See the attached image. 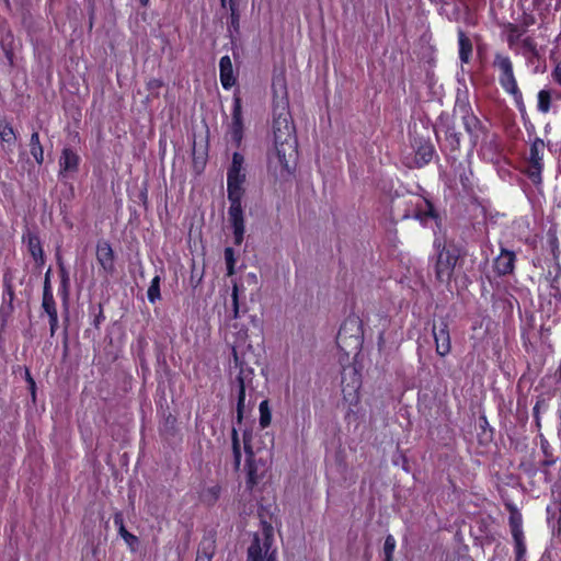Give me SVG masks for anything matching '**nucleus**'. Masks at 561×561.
Here are the masks:
<instances>
[{
  "instance_id": "1",
  "label": "nucleus",
  "mask_w": 561,
  "mask_h": 561,
  "mask_svg": "<svg viewBox=\"0 0 561 561\" xmlns=\"http://www.w3.org/2000/svg\"><path fill=\"white\" fill-rule=\"evenodd\" d=\"M272 133L274 147L267 152V169L276 179L293 176L298 159L296 127L289 104H272Z\"/></svg>"
},
{
  "instance_id": "2",
  "label": "nucleus",
  "mask_w": 561,
  "mask_h": 561,
  "mask_svg": "<svg viewBox=\"0 0 561 561\" xmlns=\"http://www.w3.org/2000/svg\"><path fill=\"white\" fill-rule=\"evenodd\" d=\"M244 182L245 172L227 173V196L230 202L228 216L233 229L234 245H241L244 236V216L242 208Z\"/></svg>"
},
{
  "instance_id": "3",
  "label": "nucleus",
  "mask_w": 561,
  "mask_h": 561,
  "mask_svg": "<svg viewBox=\"0 0 561 561\" xmlns=\"http://www.w3.org/2000/svg\"><path fill=\"white\" fill-rule=\"evenodd\" d=\"M403 205L405 208L401 215L402 219L413 218L424 227H427L428 222H434L435 227L439 226V215L430 199L412 195L403 201Z\"/></svg>"
},
{
  "instance_id": "4",
  "label": "nucleus",
  "mask_w": 561,
  "mask_h": 561,
  "mask_svg": "<svg viewBox=\"0 0 561 561\" xmlns=\"http://www.w3.org/2000/svg\"><path fill=\"white\" fill-rule=\"evenodd\" d=\"M492 66L497 70L499 83L507 94L515 95L522 92L514 73L513 61L507 54L496 51Z\"/></svg>"
},
{
  "instance_id": "5",
  "label": "nucleus",
  "mask_w": 561,
  "mask_h": 561,
  "mask_svg": "<svg viewBox=\"0 0 561 561\" xmlns=\"http://www.w3.org/2000/svg\"><path fill=\"white\" fill-rule=\"evenodd\" d=\"M545 148L546 144L540 137L536 136L530 140L529 154L527 158L528 165L524 170V174L535 185H540L542 183Z\"/></svg>"
},
{
  "instance_id": "6",
  "label": "nucleus",
  "mask_w": 561,
  "mask_h": 561,
  "mask_svg": "<svg viewBox=\"0 0 561 561\" xmlns=\"http://www.w3.org/2000/svg\"><path fill=\"white\" fill-rule=\"evenodd\" d=\"M339 347L345 353L358 351L362 346V330L357 318H348L341 325L336 335Z\"/></svg>"
},
{
  "instance_id": "7",
  "label": "nucleus",
  "mask_w": 561,
  "mask_h": 561,
  "mask_svg": "<svg viewBox=\"0 0 561 561\" xmlns=\"http://www.w3.org/2000/svg\"><path fill=\"white\" fill-rule=\"evenodd\" d=\"M440 130L444 133V139L439 144L440 151L446 161L457 160L461 148V133L456 129L454 122L449 121L442 124Z\"/></svg>"
},
{
  "instance_id": "8",
  "label": "nucleus",
  "mask_w": 561,
  "mask_h": 561,
  "mask_svg": "<svg viewBox=\"0 0 561 561\" xmlns=\"http://www.w3.org/2000/svg\"><path fill=\"white\" fill-rule=\"evenodd\" d=\"M254 371L253 369H240V373L237 377V422L239 424L242 423L243 414L247 408L250 405V402H245L247 391L253 390L252 378Z\"/></svg>"
},
{
  "instance_id": "9",
  "label": "nucleus",
  "mask_w": 561,
  "mask_h": 561,
  "mask_svg": "<svg viewBox=\"0 0 561 561\" xmlns=\"http://www.w3.org/2000/svg\"><path fill=\"white\" fill-rule=\"evenodd\" d=\"M459 257L458 248H442L436 261V278L440 283H446L450 279L457 260Z\"/></svg>"
},
{
  "instance_id": "10",
  "label": "nucleus",
  "mask_w": 561,
  "mask_h": 561,
  "mask_svg": "<svg viewBox=\"0 0 561 561\" xmlns=\"http://www.w3.org/2000/svg\"><path fill=\"white\" fill-rule=\"evenodd\" d=\"M233 105L231 113V124L229 126V134L231 140L236 144L237 147L241 145L243 139V117H242V99L240 96V90H236L233 93Z\"/></svg>"
},
{
  "instance_id": "11",
  "label": "nucleus",
  "mask_w": 561,
  "mask_h": 561,
  "mask_svg": "<svg viewBox=\"0 0 561 561\" xmlns=\"http://www.w3.org/2000/svg\"><path fill=\"white\" fill-rule=\"evenodd\" d=\"M80 163L81 158L78 152L70 147H64L58 160V178L62 180L76 174L79 171Z\"/></svg>"
},
{
  "instance_id": "12",
  "label": "nucleus",
  "mask_w": 561,
  "mask_h": 561,
  "mask_svg": "<svg viewBox=\"0 0 561 561\" xmlns=\"http://www.w3.org/2000/svg\"><path fill=\"white\" fill-rule=\"evenodd\" d=\"M447 162L449 163L455 176L458 178L462 188L465 191L471 190L473 186V183H472L473 172L470 167V161H468V160L459 161V159L457 158V160H450Z\"/></svg>"
},
{
  "instance_id": "13",
  "label": "nucleus",
  "mask_w": 561,
  "mask_h": 561,
  "mask_svg": "<svg viewBox=\"0 0 561 561\" xmlns=\"http://www.w3.org/2000/svg\"><path fill=\"white\" fill-rule=\"evenodd\" d=\"M433 336L436 344V353L439 356H446L451 347L448 324L445 321H440L439 324H434Z\"/></svg>"
},
{
  "instance_id": "14",
  "label": "nucleus",
  "mask_w": 561,
  "mask_h": 561,
  "mask_svg": "<svg viewBox=\"0 0 561 561\" xmlns=\"http://www.w3.org/2000/svg\"><path fill=\"white\" fill-rule=\"evenodd\" d=\"M243 443L244 450L247 453V484L249 488H253L257 483L262 472H260L259 465L254 459V454L252 451L250 439L247 433L243 435Z\"/></svg>"
},
{
  "instance_id": "15",
  "label": "nucleus",
  "mask_w": 561,
  "mask_h": 561,
  "mask_svg": "<svg viewBox=\"0 0 561 561\" xmlns=\"http://www.w3.org/2000/svg\"><path fill=\"white\" fill-rule=\"evenodd\" d=\"M272 104H280L283 101L285 104H289L288 92H287V80L285 71L282 70L278 73H274L272 78Z\"/></svg>"
},
{
  "instance_id": "16",
  "label": "nucleus",
  "mask_w": 561,
  "mask_h": 561,
  "mask_svg": "<svg viewBox=\"0 0 561 561\" xmlns=\"http://www.w3.org/2000/svg\"><path fill=\"white\" fill-rule=\"evenodd\" d=\"M435 153V147L430 139L420 138L415 141V163L419 168L428 164Z\"/></svg>"
},
{
  "instance_id": "17",
  "label": "nucleus",
  "mask_w": 561,
  "mask_h": 561,
  "mask_svg": "<svg viewBox=\"0 0 561 561\" xmlns=\"http://www.w3.org/2000/svg\"><path fill=\"white\" fill-rule=\"evenodd\" d=\"M271 558H275V551L270 550V546L265 542L262 547L260 538L254 537L250 547L248 548V561H267Z\"/></svg>"
},
{
  "instance_id": "18",
  "label": "nucleus",
  "mask_w": 561,
  "mask_h": 561,
  "mask_svg": "<svg viewBox=\"0 0 561 561\" xmlns=\"http://www.w3.org/2000/svg\"><path fill=\"white\" fill-rule=\"evenodd\" d=\"M219 77L225 90L231 89L237 83L232 61L228 55L222 56L219 60Z\"/></svg>"
},
{
  "instance_id": "19",
  "label": "nucleus",
  "mask_w": 561,
  "mask_h": 561,
  "mask_svg": "<svg viewBox=\"0 0 561 561\" xmlns=\"http://www.w3.org/2000/svg\"><path fill=\"white\" fill-rule=\"evenodd\" d=\"M457 39L459 60L461 64H469L473 54V44L461 27H458L457 30Z\"/></svg>"
},
{
  "instance_id": "20",
  "label": "nucleus",
  "mask_w": 561,
  "mask_h": 561,
  "mask_svg": "<svg viewBox=\"0 0 561 561\" xmlns=\"http://www.w3.org/2000/svg\"><path fill=\"white\" fill-rule=\"evenodd\" d=\"M514 261L515 253L506 248H501L500 254L496 256L494 262L496 272L501 275L511 273L514 268Z\"/></svg>"
},
{
  "instance_id": "21",
  "label": "nucleus",
  "mask_w": 561,
  "mask_h": 561,
  "mask_svg": "<svg viewBox=\"0 0 561 561\" xmlns=\"http://www.w3.org/2000/svg\"><path fill=\"white\" fill-rule=\"evenodd\" d=\"M523 56L527 64H534L539 60L541 55L536 39L531 36H526L522 39Z\"/></svg>"
},
{
  "instance_id": "22",
  "label": "nucleus",
  "mask_w": 561,
  "mask_h": 561,
  "mask_svg": "<svg viewBox=\"0 0 561 561\" xmlns=\"http://www.w3.org/2000/svg\"><path fill=\"white\" fill-rule=\"evenodd\" d=\"M527 31L525 27L519 26L518 24L508 22L505 25V33H506V42L511 49H513L517 43H522V37Z\"/></svg>"
},
{
  "instance_id": "23",
  "label": "nucleus",
  "mask_w": 561,
  "mask_h": 561,
  "mask_svg": "<svg viewBox=\"0 0 561 561\" xmlns=\"http://www.w3.org/2000/svg\"><path fill=\"white\" fill-rule=\"evenodd\" d=\"M30 153L34 158L35 162L38 165H42L44 163V148L39 139V134L37 130H34L31 134L30 138Z\"/></svg>"
},
{
  "instance_id": "24",
  "label": "nucleus",
  "mask_w": 561,
  "mask_h": 561,
  "mask_svg": "<svg viewBox=\"0 0 561 561\" xmlns=\"http://www.w3.org/2000/svg\"><path fill=\"white\" fill-rule=\"evenodd\" d=\"M96 257L101 266L106 272L114 271V253L113 248H96Z\"/></svg>"
},
{
  "instance_id": "25",
  "label": "nucleus",
  "mask_w": 561,
  "mask_h": 561,
  "mask_svg": "<svg viewBox=\"0 0 561 561\" xmlns=\"http://www.w3.org/2000/svg\"><path fill=\"white\" fill-rule=\"evenodd\" d=\"M114 525L118 528L121 537L125 540V542L128 546L133 547L135 543L138 542V538L135 535L127 531V529L125 528L124 517L121 512L114 514Z\"/></svg>"
},
{
  "instance_id": "26",
  "label": "nucleus",
  "mask_w": 561,
  "mask_h": 561,
  "mask_svg": "<svg viewBox=\"0 0 561 561\" xmlns=\"http://www.w3.org/2000/svg\"><path fill=\"white\" fill-rule=\"evenodd\" d=\"M552 106V91L550 89H541L537 93V111L542 114L550 112Z\"/></svg>"
},
{
  "instance_id": "27",
  "label": "nucleus",
  "mask_w": 561,
  "mask_h": 561,
  "mask_svg": "<svg viewBox=\"0 0 561 561\" xmlns=\"http://www.w3.org/2000/svg\"><path fill=\"white\" fill-rule=\"evenodd\" d=\"M454 111L456 113H459L461 118L470 116V115L473 114L472 107H471V104H470V101H469V98H468L467 93H463L461 95L460 94L457 95Z\"/></svg>"
},
{
  "instance_id": "28",
  "label": "nucleus",
  "mask_w": 561,
  "mask_h": 561,
  "mask_svg": "<svg viewBox=\"0 0 561 561\" xmlns=\"http://www.w3.org/2000/svg\"><path fill=\"white\" fill-rule=\"evenodd\" d=\"M462 125L471 137H478V133L482 129V123L474 113L470 116L462 117Z\"/></svg>"
},
{
  "instance_id": "29",
  "label": "nucleus",
  "mask_w": 561,
  "mask_h": 561,
  "mask_svg": "<svg viewBox=\"0 0 561 561\" xmlns=\"http://www.w3.org/2000/svg\"><path fill=\"white\" fill-rule=\"evenodd\" d=\"M0 139L2 142L8 145H14L16 141V135L13 126L4 119L0 121Z\"/></svg>"
},
{
  "instance_id": "30",
  "label": "nucleus",
  "mask_w": 561,
  "mask_h": 561,
  "mask_svg": "<svg viewBox=\"0 0 561 561\" xmlns=\"http://www.w3.org/2000/svg\"><path fill=\"white\" fill-rule=\"evenodd\" d=\"M243 293V287L240 286L236 280L232 282V318L238 319L240 317L239 297Z\"/></svg>"
},
{
  "instance_id": "31",
  "label": "nucleus",
  "mask_w": 561,
  "mask_h": 561,
  "mask_svg": "<svg viewBox=\"0 0 561 561\" xmlns=\"http://www.w3.org/2000/svg\"><path fill=\"white\" fill-rule=\"evenodd\" d=\"M213 553H214V541L204 540L201 543L199 549L197 551L196 561H211Z\"/></svg>"
},
{
  "instance_id": "32",
  "label": "nucleus",
  "mask_w": 561,
  "mask_h": 561,
  "mask_svg": "<svg viewBox=\"0 0 561 561\" xmlns=\"http://www.w3.org/2000/svg\"><path fill=\"white\" fill-rule=\"evenodd\" d=\"M260 410V425L264 428L271 424L272 414L268 407V401L263 400L259 407Z\"/></svg>"
},
{
  "instance_id": "33",
  "label": "nucleus",
  "mask_w": 561,
  "mask_h": 561,
  "mask_svg": "<svg viewBox=\"0 0 561 561\" xmlns=\"http://www.w3.org/2000/svg\"><path fill=\"white\" fill-rule=\"evenodd\" d=\"M232 453H233V462L236 470H239L241 465V449L239 443V436L236 428L232 430Z\"/></svg>"
},
{
  "instance_id": "34",
  "label": "nucleus",
  "mask_w": 561,
  "mask_h": 561,
  "mask_svg": "<svg viewBox=\"0 0 561 561\" xmlns=\"http://www.w3.org/2000/svg\"><path fill=\"white\" fill-rule=\"evenodd\" d=\"M148 300L151 304H154L157 300L160 299V277L154 276L150 283V286L147 291Z\"/></svg>"
},
{
  "instance_id": "35",
  "label": "nucleus",
  "mask_w": 561,
  "mask_h": 561,
  "mask_svg": "<svg viewBox=\"0 0 561 561\" xmlns=\"http://www.w3.org/2000/svg\"><path fill=\"white\" fill-rule=\"evenodd\" d=\"M164 85L163 80L158 78H151L146 83V89L149 91L148 99L159 98V90Z\"/></svg>"
},
{
  "instance_id": "36",
  "label": "nucleus",
  "mask_w": 561,
  "mask_h": 561,
  "mask_svg": "<svg viewBox=\"0 0 561 561\" xmlns=\"http://www.w3.org/2000/svg\"><path fill=\"white\" fill-rule=\"evenodd\" d=\"M513 99H514V102H515V105L520 114V118H522V122H523V125L526 124V122H531L529 116H528V113H527V110H526V105H525V102H524V96H523V93L519 92L518 94H515V95H512Z\"/></svg>"
},
{
  "instance_id": "37",
  "label": "nucleus",
  "mask_w": 561,
  "mask_h": 561,
  "mask_svg": "<svg viewBox=\"0 0 561 561\" xmlns=\"http://www.w3.org/2000/svg\"><path fill=\"white\" fill-rule=\"evenodd\" d=\"M225 261L227 266V275L232 276L236 273L234 265L237 261L234 248H226Z\"/></svg>"
},
{
  "instance_id": "38",
  "label": "nucleus",
  "mask_w": 561,
  "mask_h": 561,
  "mask_svg": "<svg viewBox=\"0 0 561 561\" xmlns=\"http://www.w3.org/2000/svg\"><path fill=\"white\" fill-rule=\"evenodd\" d=\"M243 163H244L243 154H241L240 152H234L232 154V161H231V164H230L227 173L244 172Z\"/></svg>"
},
{
  "instance_id": "39",
  "label": "nucleus",
  "mask_w": 561,
  "mask_h": 561,
  "mask_svg": "<svg viewBox=\"0 0 561 561\" xmlns=\"http://www.w3.org/2000/svg\"><path fill=\"white\" fill-rule=\"evenodd\" d=\"M510 525H511V530H512L513 538L523 537L522 518H520L519 515L513 514L510 517Z\"/></svg>"
},
{
  "instance_id": "40",
  "label": "nucleus",
  "mask_w": 561,
  "mask_h": 561,
  "mask_svg": "<svg viewBox=\"0 0 561 561\" xmlns=\"http://www.w3.org/2000/svg\"><path fill=\"white\" fill-rule=\"evenodd\" d=\"M42 308L47 313L48 317L54 313H57L54 296H49L47 294L43 295Z\"/></svg>"
},
{
  "instance_id": "41",
  "label": "nucleus",
  "mask_w": 561,
  "mask_h": 561,
  "mask_svg": "<svg viewBox=\"0 0 561 561\" xmlns=\"http://www.w3.org/2000/svg\"><path fill=\"white\" fill-rule=\"evenodd\" d=\"M230 31L239 33L240 30V10L230 11V20L228 25Z\"/></svg>"
},
{
  "instance_id": "42",
  "label": "nucleus",
  "mask_w": 561,
  "mask_h": 561,
  "mask_svg": "<svg viewBox=\"0 0 561 561\" xmlns=\"http://www.w3.org/2000/svg\"><path fill=\"white\" fill-rule=\"evenodd\" d=\"M394 548H396L394 538L391 535L387 536L385 543H383V551H385L387 561H390L391 556L394 551Z\"/></svg>"
},
{
  "instance_id": "43",
  "label": "nucleus",
  "mask_w": 561,
  "mask_h": 561,
  "mask_svg": "<svg viewBox=\"0 0 561 561\" xmlns=\"http://www.w3.org/2000/svg\"><path fill=\"white\" fill-rule=\"evenodd\" d=\"M551 78L556 84L561 87V61H558L551 71ZM557 99L561 100V92L557 94Z\"/></svg>"
},
{
  "instance_id": "44",
  "label": "nucleus",
  "mask_w": 561,
  "mask_h": 561,
  "mask_svg": "<svg viewBox=\"0 0 561 561\" xmlns=\"http://www.w3.org/2000/svg\"><path fill=\"white\" fill-rule=\"evenodd\" d=\"M536 23V19L533 14L524 12L522 15L520 24L522 27H525L527 31L528 27L533 26Z\"/></svg>"
},
{
  "instance_id": "45",
  "label": "nucleus",
  "mask_w": 561,
  "mask_h": 561,
  "mask_svg": "<svg viewBox=\"0 0 561 561\" xmlns=\"http://www.w3.org/2000/svg\"><path fill=\"white\" fill-rule=\"evenodd\" d=\"M515 540V543H516V554H517V559H520L525 551H526V547L523 542V537H519V538H514Z\"/></svg>"
},
{
  "instance_id": "46",
  "label": "nucleus",
  "mask_w": 561,
  "mask_h": 561,
  "mask_svg": "<svg viewBox=\"0 0 561 561\" xmlns=\"http://www.w3.org/2000/svg\"><path fill=\"white\" fill-rule=\"evenodd\" d=\"M222 8L229 9V11L239 10V0H220Z\"/></svg>"
},
{
  "instance_id": "47",
  "label": "nucleus",
  "mask_w": 561,
  "mask_h": 561,
  "mask_svg": "<svg viewBox=\"0 0 561 561\" xmlns=\"http://www.w3.org/2000/svg\"><path fill=\"white\" fill-rule=\"evenodd\" d=\"M49 318V327H50V335L54 336L57 328H58V313H54L48 317Z\"/></svg>"
},
{
  "instance_id": "48",
  "label": "nucleus",
  "mask_w": 561,
  "mask_h": 561,
  "mask_svg": "<svg viewBox=\"0 0 561 561\" xmlns=\"http://www.w3.org/2000/svg\"><path fill=\"white\" fill-rule=\"evenodd\" d=\"M524 128L529 137V141L536 137V127L534 125L533 122H526V124H524Z\"/></svg>"
},
{
  "instance_id": "49",
  "label": "nucleus",
  "mask_w": 561,
  "mask_h": 561,
  "mask_svg": "<svg viewBox=\"0 0 561 561\" xmlns=\"http://www.w3.org/2000/svg\"><path fill=\"white\" fill-rule=\"evenodd\" d=\"M46 294L49 295V296H54L48 275H46V277H45L44 290H43V295H46Z\"/></svg>"
},
{
  "instance_id": "50",
  "label": "nucleus",
  "mask_w": 561,
  "mask_h": 561,
  "mask_svg": "<svg viewBox=\"0 0 561 561\" xmlns=\"http://www.w3.org/2000/svg\"><path fill=\"white\" fill-rule=\"evenodd\" d=\"M535 10H540L545 5V0H531Z\"/></svg>"
},
{
  "instance_id": "51",
  "label": "nucleus",
  "mask_w": 561,
  "mask_h": 561,
  "mask_svg": "<svg viewBox=\"0 0 561 561\" xmlns=\"http://www.w3.org/2000/svg\"><path fill=\"white\" fill-rule=\"evenodd\" d=\"M43 253V248H32V254L34 257H36L37 255H42Z\"/></svg>"
},
{
  "instance_id": "52",
  "label": "nucleus",
  "mask_w": 561,
  "mask_h": 561,
  "mask_svg": "<svg viewBox=\"0 0 561 561\" xmlns=\"http://www.w3.org/2000/svg\"><path fill=\"white\" fill-rule=\"evenodd\" d=\"M138 1H139L140 5L142 8H147L149 5V2H150V0H138Z\"/></svg>"
},
{
  "instance_id": "53",
  "label": "nucleus",
  "mask_w": 561,
  "mask_h": 561,
  "mask_svg": "<svg viewBox=\"0 0 561 561\" xmlns=\"http://www.w3.org/2000/svg\"><path fill=\"white\" fill-rule=\"evenodd\" d=\"M140 196L146 202L147 201V190L142 191Z\"/></svg>"
},
{
  "instance_id": "54",
  "label": "nucleus",
  "mask_w": 561,
  "mask_h": 561,
  "mask_svg": "<svg viewBox=\"0 0 561 561\" xmlns=\"http://www.w3.org/2000/svg\"><path fill=\"white\" fill-rule=\"evenodd\" d=\"M250 279H252L254 283H256V275L255 274H249Z\"/></svg>"
},
{
  "instance_id": "55",
  "label": "nucleus",
  "mask_w": 561,
  "mask_h": 561,
  "mask_svg": "<svg viewBox=\"0 0 561 561\" xmlns=\"http://www.w3.org/2000/svg\"><path fill=\"white\" fill-rule=\"evenodd\" d=\"M8 294H9V296H10V299H12V298H13V291H12L10 288H9V290H8Z\"/></svg>"
},
{
  "instance_id": "56",
  "label": "nucleus",
  "mask_w": 561,
  "mask_h": 561,
  "mask_svg": "<svg viewBox=\"0 0 561 561\" xmlns=\"http://www.w3.org/2000/svg\"><path fill=\"white\" fill-rule=\"evenodd\" d=\"M435 135H436L437 140L439 141V130L438 129H435Z\"/></svg>"
},
{
  "instance_id": "57",
  "label": "nucleus",
  "mask_w": 561,
  "mask_h": 561,
  "mask_svg": "<svg viewBox=\"0 0 561 561\" xmlns=\"http://www.w3.org/2000/svg\"><path fill=\"white\" fill-rule=\"evenodd\" d=\"M556 241H557V239H556V238H552V239L550 240V245H556V244H554V243H556Z\"/></svg>"
},
{
  "instance_id": "58",
  "label": "nucleus",
  "mask_w": 561,
  "mask_h": 561,
  "mask_svg": "<svg viewBox=\"0 0 561 561\" xmlns=\"http://www.w3.org/2000/svg\"><path fill=\"white\" fill-rule=\"evenodd\" d=\"M534 412H535V414H536V413H539V410H538V407H537V405L534 408Z\"/></svg>"
},
{
  "instance_id": "59",
  "label": "nucleus",
  "mask_w": 561,
  "mask_h": 561,
  "mask_svg": "<svg viewBox=\"0 0 561 561\" xmlns=\"http://www.w3.org/2000/svg\"><path fill=\"white\" fill-rule=\"evenodd\" d=\"M534 412H535V414H536V413H539V410H538V407H537V405L534 408Z\"/></svg>"
},
{
  "instance_id": "60",
  "label": "nucleus",
  "mask_w": 561,
  "mask_h": 561,
  "mask_svg": "<svg viewBox=\"0 0 561 561\" xmlns=\"http://www.w3.org/2000/svg\"><path fill=\"white\" fill-rule=\"evenodd\" d=\"M30 381H31L32 388H34L35 382L31 378H30Z\"/></svg>"
},
{
  "instance_id": "61",
  "label": "nucleus",
  "mask_w": 561,
  "mask_h": 561,
  "mask_svg": "<svg viewBox=\"0 0 561 561\" xmlns=\"http://www.w3.org/2000/svg\"><path fill=\"white\" fill-rule=\"evenodd\" d=\"M267 561H276V560H275L274 558H271V559H270V560H267Z\"/></svg>"
}]
</instances>
